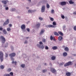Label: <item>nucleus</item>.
<instances>
[{
    "label": "nucleus",
    "mask_w": 76,
    "mask_h": 76,
    "mask_svg": "<svg viewBox=\"0 0 76 76\" xmlns=\"http://www.w3.org/2000/svg\"><path fill=\"white\" fill-rule=\"evenodd\" d=\"M9 56H10L11 59L12 61L14 60V59L13 57H15L16 56V53H11L9 55Z\"/></svg>",
    "instance_id": "f257e3e1"
},
{
    "label": "nucleus",
    "mask_w": 76,
    "mask_h": 76,
    "mask_svg": "<svg viewBox=\"0 0 76 76\" xmlns=\"http://www.w3.org/2000/svg\"><path fill=\"white\" fill-rule=\"evenodd\" d=\"M3 53L1 51L0 52V59L1 62L3 61Z\"/></svg>",
    "instance_id": "f03ea898"
},
{
    "label": "nucleus",
    "mask_w": 76,
    "mask_h": 76,
    "mask_svg": "<svg viewBox=\"0 0 76 76\" xmlns=\"http://www.w3.org/2000/svg\"><path fill=\"white\" fill-rule=\"evenodd\" d=\"M0 39L2 41V43L4 44L5 42V38L3 36H1L0 37Z\"/></svg>",
    "instance_id": "7ed1b4c3"
},
{
    "label": "nucleus",
    "mask_w": 76,
    "mask_h": 76,
    "mask_svg": "<svg viewBox=\"0 0 76 76\" xmlns=\"http://www.w3.org/2000/svg\"><path fill=\"white\" fill-rule=\"evenodd\" d=\"M72 64V62L71 61H69L68 63H67L64 65V67H66V66H69L70 65Z\"/></svg>",
    "instance_id": "20e7f679"
},
{
    "label": "nucleus",
    "mask_w": 76,
    "mask_h": 76,
    "mask_svg": "<svg viewBox=\"0 0 76 76\" xmlns=\"http://www.w3.org/2000/svg\"><path fill=\"white\" fill-rule=\"evenodd\" d=\"M9 19H7V20L3 24V26H6V25L9 24Z\"/></svg>",
    "instance_id": "39448f33"
},
{
    "label": "nucleus",
    "mask_w": 76,
    "mask_h": 76,
    "mask_svg": "<svg viewBox=\"0 0 76 76\" xmlns=\"http://www.w3.org/2000/svg\"><path fill=\"white\" fill-rule=\"evenodd\" d=\"M37 46L39 47L40 48H41V49H44V45H43L41 46V45L38 44L37 45Z\"/></svg>",
    "instance_id": "423d86ee"
},
{
    "label": "nucleus",
    "mask_w": 76,
    "mask_h": 76,
    "mask_svg": "<svg viewBox=\"0 0 76 76\" xmlns=\"http://www.w3.org/2000/svg\"><path fill=\"white\" fill-rule=\"evenodd\" d=\"M50 71L52 72V73H54L56 72V69H54V68H50Z\"/></svg>",
    "instance_id": "0eeeda50"
},
{
    "label": "nucleus",
    "mask_w": 76,
    "mask_h": 76,
    "mask_svg": "<svg viewBox=\"0 0 76 76\" xmlns=\"http://www.w3.org/2000/svg\"><path fill=\"white\" fill-rule=\"evenodd\" d=\"M45 6H43L41 9V12L42 13L45 12Z\"/></svg>",
    "instance_id": "6e6552de"
},
{
    "label": "nucleus",
    "mask_w": 76,
    "mask_h": 76,
    "mask_svg": "<svg viewBox=\"0 0 76 76\" xmlns=\"http://www.w3.org/2000/svg\"><path fill=\"white\" fill-rule=\"evenodd\" d=\"M66 4V2L65 1H62L61 2V6H64Z\"/></svg>",
    "instance_id": "1a4fd4ad"
},
{
    "label": "nucleus",
    "mask_w": 76,
    "mask_h": 76,
    "mask_svg": "<svg viewBox=\"0 0 76 76\" xmlns=\"http://www.w3.org/2000/svg\"><path fill=\"white\" fill-rule=\"evenodd\" d=\"M26 27L25 26V25L24 24H23L21 25V28L22 29H25L26 28Z\"/></svg>",
    "instance_id": "9d476101"
},
{
    "label": "nucleus",
    "mask_w": 76,
    "mask_h": 76,
    "mask_svg": "<svg viewBox=\"0 0 76 76\" xmlns=\"http://www.w3.org/2000/svg\"><path fill=\"white\" fill-rule=\"evenodd\" d=\"M49 28H56V26H54L52 25H49L48 26Z\"/></svg>",
    "instance_id": "9b49d317"
},
{
    "label": "nucleus",
    "mask_w": 76,
    "mask_h": 76,
    "mask_svg": "<svg viewBox=\"0 0 76 76\" xmlns=\"http://www.w3.org/2000/svg\"><path fill=\"white\" fill-rule=\"evenodd\" d=\"M45 31V30L44 29H42L41 31L40 32V35H41L43 34Z\"/></svg>",
    "instance_id": "f8f14e48"
},
{
    "label": "nucleus",
    "mask_w": 76,
    "mask_h": 76,
    "mask_svg": "<svg viewBox=\"0 0 76 76\" xmlns=\"http://www.w3.org/2000/svg\"><path fill=\"white\" fill-rule=\"evenodd\" d=\"M50 39L51 40H54V41H55L56 40V39L55 38V37H53V36L52 35L50 37Z\"/></svg>",
    "instance_id": "ddd939ff"
},
{
    "label": "nucleus",
    "mask_w": 76,
    "mask_h": 76,
    "mask_svg": "<svg viewBox=\"0 0 76 76\" xmlns=\"http://www.w3.org/2000/svg\"><path fill=\"white\" fill-rule=\"evenodd\" d=\"M63 39V37L61 36L59 37L58 38V40L59 41H61Z\"/></svg>",
    "instance_id": "4468645a"
},
{
    "label": "nucleus",
    "mask_w": 76,
    "mask_h": 76,
    "mask_svg": "<svg viewBox=\"0 0 76 76\" xmlns=\"http://www.w3.org/2000/svg\"><path fill=\"white\" fill-rule=\"evenodd\" d=\"M41 25V24L38 23L36 24V26L37 27V28H39V26H40V25Z\"/></svg>",
    "instance_id": "2eb2a0df"
},
{
    "label": "nucleus",
    "mask_w": 76,
    "mask_h": 76,
    "mask_svg": "<svg viewBox=\"0 0 76 76\" xmlns=\"http://www.w3.org/2000/svg\"><path fill=\"white\" fill-rule=\"evenodd\" d=\"M52 49H53L54 50H57V47L56 46H53L52 47Z\"/></svg>",
    "instance_id": "dca6fc26"
},
{
    "label": "nucleus",
    "mask_w": 76,
    "mask_h": 76,
    "mask_svg": "<svg viewBox=\"0 0 76 76\" xmlns=\"http://www.w3.org/2000/svg\"><path fill=\"white\" fill-rule=\"evenodd\" d=\"M67 53L66 52H64L63 54V55L64 57H66V56H67Z\"/></svg>",
    "instance_id": "f3484780"
},
{
    "label": "nucleus",
    "mask_w": 76,
    "mask_h": 76,
    "mask_svg": "<svg viewBox=\"0 0 76 76\" xmlns=\"http://www.w3.org/2000/svg\"><path fill=\"white\" fill-rule=\"evenodd\" d=\"M58 32L59 35H60L61 36H63V33H62V32L60 31H59Z\"/></svg>",
    "instance_id": "a211bd4d"
},
{
    "label": "nucleus",
    "mask_w": 76,
    "mask_h": 76,
    "mask_svg": "<svg viewBox=\"0 0 76 76\" xmlns=\"http://www.w3.org/2000/svg\"><path fill=\"white\" fill-rule=\"evenodd\" d=\"M71 74L70 72H66V75L67 76H70Z\"/></svg>",
    "instance_id": "6ab92c4d"
},
{
    "label": "nucleus",
    "mask_w": 76,
    "mask_h": 76,
    "mask_svg": "<svg viewBox=\"0 0 76 76\" xmlns=\"http://www.w3.org/2000/svg\"><path fill=\"white\" fill-rule=\"evenodd\" d=\"M51 59L52 60H56V57L55 56H53L52 57Z\"/></svg>",
    "instance_id": "aec40b11"
},
{
    "label": "nucleus",
    "mask_w": 76,
    "mask_h": 76,
    "mask_svg": "<svg viewBox=\"0 0 76 76\" xmlns=\"http://www.w3.org/2000/svg\"><path fill=\"white\" fill-rule=\"evenodd\" d=\"M3 32L4 33V34H7V31H6L5 29H4L3 30Z\"/></svg>",
    "instance_id": "412c9836"
},
{
    "label": "nucleus",
    "mask_w": 76,
    "mask_h": 76,
    "mask_svg": "<svg viewBox=\"0 0 76 76\" xmlns=\"http://www.w3.org/2000/svg\"><path fill=\"white\" fill-rule=\"evenodd\" d=\"M54 35H56V36H59V34H58L57 33V32L56 31L54 32Z\"/></svg>",
    "instance_id": "4be33fe9"
},
{
    "label": "nucleus",
    "mask_w": 76,
    "mask_h": 76,
    "mask_svg": "<svg viewBox=\"0 0 76 76\" xmlns=\"http://www.w3.org/2000/svg\"><path fill=\"white\" fill-rule=\"evenodd\" d=\"M2 3L4 4H7V1H2Z\"/></svg>",
    "instance_id": "5701e85b"
},
{
    "label": "nucleus",
    "mask_w": 76,
    "mask_h": 76,
    "mask_svg": "<svg viewBox=\"0 0 76 76\" xmlns=\"http://www.w3.org/2000/svg\"><path fill=\"white\" fill-rule=\"evenodd\" d=\"M64 50L66 51H69V48L67 47H66L64 49Z\"/></svg>",
    "instance_id": "b1692460"
},
{
    "label": "nucleus",
    "mask_w": 76,
    "mask_h": 76,
    "mask_svg": "<svg viewBox=\"0 0 76 76\" xmlns=\"http://www.w3.org/2000/svg\"><path fill=\"white\" fill-rule=\"evenodd\" d=\"M69 3L70 4H73L74 3V2H73L72 0H70L69 1Z\"/></svg>",
    "instance_id": "393cba45"
},
{
    "label": "nucleus",
    "mask_w": 76,
    "mask_h": 76,
    "mask_svg": "<svg viewBox=\"0 0 76 76\" xmlns=\"http://www.w3.org/2000/svg\"><path fill=\"white\" fill-rule=\"evenodd\" d=\"M21 66L23 68L25 67V65L24 64H22L21 65Z\"/></svg>",
    "instance_id": "a878e982"
},
{
    "label": "nucleus",
    "mask_w": 76,
    "mask_h": 76,
    "mask_svg": "<svg viewBox=\"0 0 76 76\" xmlns=\"http://www.w3.org/2000/svg\"><path fill=\"white\" fill-rule=\"evenodd\" d=\"M7 31H10L11 30V28H7Z\"/></svg>",
    "instance_id": "bb28decb"
},
{
    "label": "nucleus",
    "mask_w": 76,
    "mask_h": 76,
    "mask_svg": "<svg viewBox=\"0 0 76 76\" xmlns=\"http://www.w3.org/2000/svg\"><path fill=\"white\" fill-rule=\"evenodd\" d=\"M46 6L47 8H48H48H50V5H49V4H47Z\"/></svg>",
    "instance_id": "cd10ccee"
},
{
    "label": "nucleus",
    "mask_w": 76,
    "mask_h": 76,
    "mask_svg": "<svg viewBox=\"0 0 76 76\" xmlns=\"http://www.w3.org/2000/svg\"><path fill=\"white\" fill-rule=\"evenodd\" d=\"M0 67L1 68V69H4V66L3 65H1V66Z\"/></svg>",
    "instance_id": "c85d7f7f"
},
{
    "label": "nucleus",
    "mask_w": 76,
    "mask_h": 76,
    "mask_svg": "<svg viewBox=\"0 0 76 76\" xmlns=\"http://www.w3.org/2000/svg\"><path fill=\"white\" fill-rule=\"evenodd\" d=\"M4 76H10V75L9 74H6L4 75Z\"/></svg>",
    "instance_id": "c756f323"
},
{
    "label": "nucleus",
    "mask_w": 76,
    "mask_h": 76,
    "mask_svg": "<svg viewBox=\"0 0 76 76\" xmlns=\"http://www.w3.org/2000/svg\"><path fill=\"white\" fill-rule=\"evenodd\" d=\"M39 20H43V18L41 17H39Z\"/></svg>",
    "instance_id": "7c9ffc66"
},
{
    "label": "nucleus",
    "mask_w": 76,
    "mask_h": 76,
    "mask_svg": "<svg viewBox=\"0 0 76 76\" xmlns=\"http://www.w3.org/2000/svg\"><path fill=\"white\" fill-rule=\"evenodd\" d=\"M53 25L56 26V25H57V24H56V23L55 22H53Z\"/></svg>",
    "instance_id": "2f4dec72"
},
{
    "label": "nucleus",
    "mask_w": 76,
    "mask_h": 76,
    "mask_svg": "<svg viewBox=\"0 0 76 76\" xmlns=\"http://www.w3.org/2000/svg\"><path fill=\"white\" fill-rule=\"evenodd\" d=\"M28 12H29V13H32V12H33V11L32 10H28Z\"/></svg>",
    "instance_id": "473e14b6"
},
{
    "label": "nucleus",
    "mask_w": 76,
    "mask_h": 76,
    "mask_svg": "<svg viewBox=\"0 0 76 76\" xmlns=\"http://www.w3.org/2000/svg\"><path fill=\"white\" fill-rule=\"evenodd\" d=\"M51 13H54V10H51Z\"/></svg>",
    "instance_id": "72a5a7b5"
},
{
    "label": "nucleus",
    "mask_w": 76,
    "mask_h": 76,
    "mask_svg": "<svg viewBox=\"0 0 76 76\" xmlns=\"http://www.w3.org/2000/svg\"><path fill=\"white\" fill-rule=\"evenodd\" d=\"M26 30H27L28 32H29L30 31V29L29 28H27Z\"/></svg>",
    "instance_id": "f704fd0d"
},
{
    "label": "nucleus",
    "mask_w": 76,
    "mask_h": 76,
    "mask_svg": "<svg viewBox=\"0 0 76 76\" xmlns=\"http://www.w3.org/2000/svg\"><path fill=\"white\" fill-rule=\"evenodd\" d=\"M12 70V69L10 68H9L7 70V71L8 72H10Z\"/></svg>",
    "instance_id": "c9c22d12"
},
{
    "label": "nucleus",
    "mask_w": 76,
    "mask_h": 76,
    "mask_svg": "<svg viewBox=\"0 0 76 76\" xmlns=\"http://www.w3.org/2000/svg\"><path fill=\"white\" fill-rule=\"evenodd\" d=\"M45 48L46 49V50H48L49 48L48 46H46V47H45Z\"/></svg>",
    "instance_id": "e433bc0d"
},
{
    "label": "nucleus",
    "mask_w": 76,
    "mask_h": 76,
    "mask_svg": "<svg viewBox=\"0 0 76 76\" xmlns=\"http://www.w3.org/2000/svg\"><path fill=\"white\" fill-rule=\"evenodd\" d=\"M50 20H51V21H54V18H50Z\"/></svg>",
    "instance_id": "4c0bfd02"
},
{
    "label": "nucleus",
    "mask_w": 76,
    "mask_h": 76,
    "mask_svg": "<svg viewBox=\"0 0 76 76\" xmlns=\"http://www.w3.org/2000/svg\"><path fill=\"white\" fill-rule=\"evenodd\" d=\"M5 10H9V7H6L5 8Z\"/></svg>",
    "instance_id": "58836bf2"
},
{
    "label": "nucleus",
    "mask_w": 76,
    "mask_h": 76,
    "mask_svg": "<svg viewBox=\"0 0 76 76\" xmlns=\"http://www.w3.org/2000/svg\"><path fill=\"white\" fill-rule=\"evenodd\" d=\"M61 17L62 19H64L65 18V17L64 15H62Z\"/></svg>",
    "instance_id": "ea45409f"
},
{
    "label": "nucleus",
    "mask_w": 76,
    "mask_h": 76,
    "mask_svg": "<svg viewBox=\"0 0 76 76\" xmlns=\"http://www.w3.org/2000/svg\"><path fill=\"white\" fill-rule=\"evenodd\" d=\"M8 57V55L7 53H5V57Z\"/></svg>",
    "instance_id": "a19ab883"
},
{
    "label": "nucleus",
    "mask_w": 76,
    "mask_h": 76,
    "mask_svg": "<svg viewBox=\"0 0 76 76\" xmlns=\"http://www.w3.org/2000/svg\"><path fill=\"white\" fill-rule=\"evenodd\" d=\"M10 75H11V76H13V73L12 72H11L10 73Z\"/></svg>",
    "instance_id": "79ce46f5"
},
{
    "label": "nucleus",
    "mask_w": 76,
    "mask_h": 76,
    "mask_svg": "<svg viewBox=\"0 0 76 76\" xmlns=\"http://www.w3.org/2000/svg\"><path fill=\"white\" fill-rule=\"evenodd\" d=\"M42 41V42H45V39H43Z\"/></svg>",
    "instance_id": "37998d69"
},
{
    "label": "nucleus",
    "mask_w": 76,
    "mask_h": 76,
    "mask_svg": "<svg viewBox=\"0 0 76 76\" xmlns=\"http://www.w3.org/2000/svg\"><path fill=\"white\" fill-rule=\"evenodd\" d=\"M74 29L75 31H76V26H75L74 27Z\"/></svg>",
    "instance_id": "c03bdc74"
},
{
    "label": "nucleus",
    "mask_w": 76,
    "mask_h": 76,
    "mask_svg": "<svg viewBox=\"0 0 76 76\" xmlns=\"http://www.w3.org/2000/svg\"><path fill=\"white\" fill-rule=\"evenodd\" d=\"M9 27H12V24H10L9 25Z\"/></svg>",
    "instance_id": "a18cd8bd"
},
{
    "label": "nucleus",
    "mask_w": 76,
    "mask_h": 76,
    "mask_svg": "<svg viewBox=\"0 0 76 76\" xmlns=\"http://www.w3.org/2000/svg\"><path fill=\"white\" fill-rule=\"evenodd\" d=\"M39 43L40 45H41L42 44V42H40Z\"/></svg>",
    "instance_id": "49530a36"
},
{
    "label": "nucleus",
    "mask_w": 76,
    "mask_h": 76,
    "mask_svg": "<svg viewBox=\"0 0 76 76\" xmlns=\"http://www.w3.org/2000/svg\"><path fill=\"white\" fill-rule=\"evenodd\" d=\"M46 71H47L45 70L44 69L43 70V73H45V72H46Z\"/></svg>",
    "instance_id": "de8ad7c7"
},
{
    "label": "nucleus",
    "mask_w": 76,
    "mask_h": 76,
    "mask_svg": "<svg viewBox=\"0 0 76 76\" xmlns=\"http://www.w3.org/2000/svg\"><path fill=\"white\" fill-rule=\"evenodd\" d=\"M28 43V42L26 41H25L24 42V44H27Z\"/></svg>",
    "instance_id": "09e8293b"
},
{
    "label": "nucleus",
    "mask_w": 76,
    "mask_h": 76,
    "mask_svg": "<svg viewBox=\"0 0 76 76\" xmlns=\"http://www.w3.org/2000/svg\"><path fill=\"white\" fill-rule=\"evenodd\" d=\"M15 9L13 8V9H12V12H13L14 11H15Z\"/></svg>",
    "instance_id": "8fccbe9b"
},
{
    "label": "nucleus",
    "mask_w": 76,
    "mask_h": 76,
    "mask_svg": "<svg viewBox=\"0 0 76 76\" xmlns=\"http://www.w3.org/2000/svg\"><path fill=\"white\" fill-rule=\"evenodd\" d=\"M73 14V15H76V11L74 12Z\"/></svg>",
    "instance_id": "3c124183"
},
{
    "label": "nucleus",
    "mask_w": 76,
    "mask_h": 76,
    "mask_svg": "<svg viewBox=\"0 0 76 76\" xmlns=\"http://www.w3.org/2000/svg\"><path fill=\"white\" fill-rule=\"evenodd\" d=\"M3 30V28H0V31H2Z\"/></svg>",
    "instance_id": "603ef678"
},
{
    "label": "nucleus",
    "mask_w": 76,
    "mask_h": 76,
    "mask_svg": "<svg viewBox=\"0 0 76 76\" xmlns=\"http://www.w3.org/2000/svg\"><path fill=\"white\" fill-rule=\"evenodd\" d=\"M14 63H15V65H16V64H17V62H16V61H15Z\"/></svg>",
    "instance_id": "864d4df0"
},
{
    "label": "nucleus",
    "mask_w": 76,
    "mask_h": 76,
    "mask_svg": "<svg viewBox=\"0 0 76 76\" xmlns=\"http://www.w3.org/2000/svg\"><path fill=\"white\" fill-rule=\"evenodd\" d=\"M15 62L13 61L12 62V64H14V63H15Z\"/></svg>",
    "instance_id": "5fc2aeb1"
},
{
    "label": "nucleus",
    "mask_w": 76,
    "mask_h": 76,
    "mask_svg": "<svg viewBox=\"0 0 76 76\" xmlns=\"http://www.w3.org/2000/svg\"><path fill=\"white\" fill-rule=\"evenodd\" d=\"M28 1H29L30 2H31V0H28Z\"/></svg>",
    "instance_id": "6e6d98bb"
},
{
    "label": "nucleus",
    "mask_w": 76,
    "mask_h": 76,
    "mask_svg": "<svg viewBox=\"0 0 76 76\" xmlns=\"http://www.w3.org/2000/svg\"><path fill=\"white\" fill-rule=\"evenodd\" d=\"M26 39H28V38H29V37H26Z\"/></svg>",
    "instance_id": "4d7b16f0"
},
{
    "label": "nucleus",
    "mask_w": 76,
    "mask_h": 76,
    "mask_svg": "<svg viewBox=\"0 0 76 76\" xmlns=\"http://www.w3.org/2000/svg\"><path fill=\"white\" fill-rule=\"evenodd\" d=\"M26 9H29V7H27Z\"/></svg>",
    "instance_id": "13d9d810"
},
{
    "label": "nucleus",
    "mask_w": 76,
    "mask_h": 76,
    "mask_svg": "<svg viewBox=\"0 0 76 76\" xmlns=\"http://www.w3.org/2000/svg\"><path fill=\"white\" fill-rule=\"evenodd\" d=\"M4 7H6V5H4Z\"/></svg>",
    "instance_id": "bf43d9fd"
},
{
    "label": "nucleus",
    "mask_w": 76,
    "mask_h": 76,
    "mask_svg": "<svg viewBox=\"0 0 76 76\" xmlns=\"http://www.w3.org/2000/svg\"><path fill=\"white\" fill-rule=\"evenodd\" d=\"M63 48H64V47H65V46H63Z\"/></svg>",
    "instance_id": "052dcab7"
},
{
    "label": "nucleus",
    "mask_w": 76,
    "mask_h": 76,
    "mask_svg": "<svg viewBox=\"0 0 76 76\" xmlns=\"http://www.w3.org/2000/svg\"><path fill=\"white\" fill-rule=\"evenodd\" d=\"M45 65H46L47 64V63H45Z\"/></svg>",
    "instance_id": "680f3d73"
},
{
    "label": "nucleus",
    "mask_w": 76,
    "mask_h": 76,
    "mask_svg": "<svg viewBox=\"0 0 76 76\" xmlns=\"http://www.w3.org/2000/svg\"><path fill=\"white\" fill-rule=\"evenodd\" d=\"M74 56H76V55L75 54H74Z\"/></svg>",
    "instance_id": "e2e57ef3"
},
{
    "label": "nucleus",
    "mask_w": 76,
    "mask_h": 76,
    "mask_svg": "<svg viewBox=\"0 0 76 76\" xmlns=\"http://www.w3.org/2000/svg\"><path fill=\"white\" fill-rule=\"evenodd\" d=\"M61 64V65H63V64H62V63L61 64Z\"/></svg>",
    "instance_id": "0e129e2a"
},
{
    "label": "nucleus",
    "mask_w": 76,
    "mask_h": 76,
    "mask_svg": "<svg viewBox=\"0 0 76 76\" xmlns=\"http://www.w3.org/2000/svg\"><path fill=\"white\" fill-rule=\"evenodd\" d=\"M49 75H50V73H49Z\"/></svg>",
    "instance_id": "69168bd1"
},
{
    "label": "nucleus",
    "mask_w": 76,
    "mask_h": 76,
    "mask_svg": "<svg viewBox=\"0 0 76 76\" xmlns=\"http://www.w3.org/2000/svg\"><path fill=\"white\" fill-rule=\"evenodd\" d=\"M50 64H51V63H50Z\"/></svg>",
    "instance_id": "338daca9"
},
{
    "label": "nucleus",
    "mask_w": 76,
    "mask_h": 76,
    "mask_svg": "<svg viewBox=\"0 0 76 76\" xmlns=\"http://www.w3.org/2000/svg\"><path fill=\"white\" fill-rule=\"evenodd\" d=\"M2 45H3V44H2Z\"/></svg>",
    "instance_id": "774afa93"
}]
</instances>
